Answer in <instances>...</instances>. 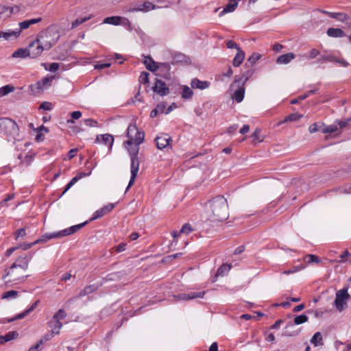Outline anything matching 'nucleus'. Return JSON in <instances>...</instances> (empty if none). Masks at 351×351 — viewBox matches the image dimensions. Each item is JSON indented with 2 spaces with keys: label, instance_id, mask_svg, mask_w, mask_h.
Returning a JSON list of instances; mask_svg holds the SVG:
<instances>
[{
  "label": "nucleus",
  "instance_id": "obj_18",
  "mask_svg": "<svg viewBox=\"0 0 351 351\" xmlns=\"http://www.w3.org/2000/svg\"><path fill=\"white\" fill-rule=\"evenodd\" d=\"M87 223H88V221H85L84 223H80L77 225H75L69 228L59 231L60 237L71 235V234L77 232L79 230H80L82 228H83Z\"/></svg>",
  "mask_w": 351,
  "mask_h": 351
},
{
  "label": "nucleus",
  "instance_id": "obj_2",
  "mask_svg": "<svg viewBox=\"0 0 351 351\" xmlns=\"http://www.w3.org/2000/svg\"><path fill=\"white\" fill-rule=\"evenodd\" d=\"M205 212L208 219L213 221L226 220L228 217V206L226 198L218 195L205 205Z\"/></svg>",
  "mask_w": 351,
  "mask_h": 351
},
{
  "label": "nucleus",
  "instance_id": "obj_47",
  "mask_svg": "<svg viewBox=\"0 0 351 351\" xmlns=\"http://www.w3.org/2000/svg\"><path fill=\"white\" fill-rule=\"evenodd\" d=\"M71 119L67 120V123H74V120L79 119L82 117V112L80 111H74L71 112Z\"/></svg>",
  "mask_w": 351,
  "mask_h": 351
},
{
  "label": "nucleus",
  "instance_id": "obj_21",
  "mask_svg": "<svg viewBox=\"0 0 351 351\" xmlns=\"http://www.w3.org/2000/svg\"><path fill=\"white\" fill-rule=\"evenodd\" d=\"M1 38L5 40L12 38H17L20 36V30L15 29L14 30H8V32H1Z\"/></svg>",
  "mask_w": 351,
  "mask_h": 351
},
{
  "label": "nucleus",
  "instance_id": "obj_57",
  "mask_svg": "<svg viewBox=\"0 0 351 351\" xmlns=\"http://www.w3.org/2000/svg\"><path fill=\"white\" fill-rule=\"evenodd\" d=\"M8 14V6L0 5V19Z\"/></svg>",
  "mask_w": 351,
  "mask_h": 351
},
{
  "label": "nucleus",
  "instance_id": "obj_39",
  "mask_svg": "<svg viewBox=\"0 0 351 351\" xmlns=\"http://www.w3.org/2000/svg\"><path fill=\"white\" fill-rule=\"evenodd\" d=\"M252 138L253 142H258L261 143L263 141V136L261 135V129L256 128V130L254 131L253 134H252Z\"/></svg>",
  "mask_w": 351,
  "mask_h": 351
},
{
  "label": "nucleus",
  "instance_id": "obj_44",
  "mask_svg": "<svg viewBox=\"0 0 351 351\" xmlns=\"http://www.w3.org/2000/svg\"><path fill=\"white\" fill-rule=\"evenodd\" d=\"M339 130L338 126L336 125H330L328 126L325 127L322 130V132L324 134L326 133H335Z\"/></svg>",
  "mask_w": 351,
  "mask_h": 351
},
{
  "label": "nucleus",
  "instance_id": "obj_15",
  "mask_svg": "<svg viewBox=\"0 0 351 351\" xmlns=\"http://www.w3.org/2000/svg\"><path fill=\"white\" fill-rule=\"evenodd\" d=\"M54 77H45L42 79L40 81L37 82L36 84V88L38 89V92H43V90L49 88L51 86V83Z\"/></svg>",
  "mask_w": 351,
  "mask_h": 351
},
{
  "label": "nucleus",
  "instance_id": "obj_22",
  "mask_svg": "<svg viewBox=\"0 0 351 351\" xmlns=\"http://www.w3.org/2000/svg\"><path fill=\"white\" fill-rule=\"evenodd\" d=\"M205 294V291L201 292H193L190 293H184L178 295V297L182 300H193L197 298H203Z\"/></svg>",
  "mask_w": 351,
  "mask_h": 351
},
{
  "label": "nucleus",
  "instance_id": "obj_64",
  "mask_svg": "<svg viewBox=\"0 0 351 351\" xmlns=\"http://www.w3.org/2000/svg\"><path fill=\"white\" fill-rule=\"evenodd\" d=\"M59 67L60 66L58 63L53 62L50 64L49 70L51 72H55L58 70Z\"/></svg>",
  "mask_w": 351,
  "mask_h": 351
},
{
  "label": "nucleus",
  "instance_id": "obj_11",
  "mask_svg": "<svg viewBox=\"0 0 351 351\" xmlns=\"http://www.w3.org/2000/svg\"><path fill=\"white\" fill-rule=\"evenodd\" d=\"M153 90L160 96L167 95L169 93V89L166 84L160 80H156Z\"/></svg>",
  "mask_w": 351,
  "mask_h": 351
},
{
  "label": "nucleus",
  "instance_id": "obj_14",
  "mask_svg": "<svg viewBox=\"0 0 351 351\" xmlns=\"http://www.w3.org/2000/svg\"><path fill=\"white\" fill-rule=\"evenodd\" d=\"M155 141L158 149H162L169 145L171 138L167 134H161L156 138Z\"/></svg>",
  "mask_w": 351,
  "mask_h": 351
},
{
  "label": "nucleus",
  "instance_id": "obj_8",
  "mask_svg": "<svg viewBox=\"0 0 351 351\" xmlns=\"http://www.w3.org/2000/svg\"><path fill=\"white\" fill-rule=\"evenodd\" d=\"M350 298L347 289L338 291L336 293L335 305L339 311H341L347 306L346 300Z\"/></svg>",
  "mask_w": 351,
  "mask_h": 351
},
{
  "label": "nucleus",
  "instance_id": "obj_29",
  "mask_svg": "<svg viewBox=\"0 0 351 351\" xmlns=\"http://www.w3.org/2000/svg\"><path fill=\"white\" fill-rule=\"evenodd\" d=\"M18 336H19V334L16 331L9 332L8 333H7L4 336H1L0 335L1 344H3V343H6V342H8V341H10L11 340H13L14 339H16L18 337Z\"/></svg>",
  "mask_w": 351,
  "mask_h": 351
},
{
  "label": "nucleus",
  "instance_id": "obj_27",
  "mask_svg": "<svg viewBox=\"0 0 351 351\" xmlns=\"http://www.w3.org/2000/svg\"><path fill=\"white\" fill-rule=\"evenodd\" d=\"M144 64L146 69L151 71H156L159 68L158 63L154 62L150 57H145Z\"/></svg>",
  "mask_w": 351,
  "mask_h": 351
},
{
  "label": "nucleus",
  "instance_id": "obj_60",
  "mask_svg": "<svg viewBox=\"0 0 351 351\" xmlns=\"http://www.w3.org/2000/svg\"><path fill=\"white\" fill-rule=\"evenodd\" d=\"M158 66H159L158 69L164 70L167 72H169L170 70V66L168 63H158Z\"/></svg>",
  "mask_w": 351,
  "mask_h": 351
},
{
  "label": "nucleus",
  "instance_id": "obj_40",
  "mask_svg": "<svg viewBox=\"0 0 351 351\" xmlns=\"http://www.w3.org/2000/svg\"><path fill=\"white\" fill-rule=\"evenodd\" d=\"M308 320V317L306 315H300L294 318L293 323L295 325H300L306 322Z\"/></svg>",
  "mask_w": 351,
  "mask_h": 351
},
{
  "label": "nucleus",
  "instance_id": "obj_6",
  "mask_svg": "<svg viewBox=\"0 0 351 351\" xmlns=\"http://www.w3.org/2000/svg\"><path fill=\"white\" fill-rule=\"evenodd\" d=\"M66 316V313L63 309H60L52 317L51 320L49 322V326L51 328L53 334H59L60 330L62 326L60 322L61 319H64Z\"/></svg>",
  "mask_w": 351,
  "mask_h": 351
},
{
  "label": "nucleus",
  "instance_id": "obj_7",
  "mask_svg": "<svg viewBox=\"0 0 351 351\" xmlns=\"http://www.w3.org/2000/svg\"><path fill=\"white\" fill-rule=\"evenodd\" d=\"M241 81V79H235L230 86L232 90L237 87V89L234 90L232 97L238 103L243 101L245 95V82H243L242 84L240 86Z\"/></svg>",
  "mask_w": 351,
  "mask_h": 351
},
{
  "label": "nucleus",
  "instance_id": "obj_49",
  "mask_svg": "<svg viewBox=\"0 0 351 351\" xmlns=\"http://www.w3.org/2000/svg\"><path fill=\"white\" fill-rule=\"evenodd\" d=\"M79 180V179L77 178V176H75V177H73L71 180L70 182L66 184L62 194H64L72 186H73L77 181Z\"/></svg>",
  "mask_w": 351,
  "mask_h": 351
},
{
  "label": "nucleus",
  "instance_id": "obj_32",
  "mask_svg": "<svg viewBox=\"0 0 351 351\" xmlns=\"http://www.w3.org/2000/svg\"><path fill=\"white\" fill-rule=\"evenodd\" d=\"M137 7L138 8L139 12H149L155 8V5L149 1H145L142 4H137Z\"/></svg>",
  "mask_w": 351,
  "mask_h": 351
},
{
  "label": "nucleus",
  "instance_id": "obj_42",
  "mask_svg": "<svg viewBox=\"0 0 351 351\" xmlns=\"http://www.w3.org/2000/svg\"><path fill=\"white\" fill-rule=\"evenodd\" d=\"M193 90L188 86H184L182 90V97L184 99H191L193 96Z\"/></svg>",
  "mask_w": 351,
  "mask_h": 351
},
{
  "label": "nucleus",
  "instance_id": "obj_13",
  "mask_svg": "<svg viewBox=\"0 0 351 351\" xmlns=\"http://www.w3.org/2000/svg\"><path fill=\"white\" fill-rule=\"evenodd\" d=\"M114 207V204L110 203L100 209L96 210L93 214V217L90 218V221L95 220L97 219H99L104 216L105 215L109 213L112 210Z\"/></svg>",
  "mask_w": 351,
  "mask_h": 351
},
{
  "label": "nucleus",
  "instance_id": "obj_5",
  "mask_svg": "<svg viewBox=\"0 0 351 351\" xmlns=\"http://www.w3.org/2000/svg\"><path fill=\"white\" fill-rule=\"evenodd\" d=\"M5 135L8 136V141L15 139L19 134V128L16 123L10 118H2L1 128Z\"/></svg>",
  "mask_w": 351,
  "mask_h": 351
},
{
  "label": "nucleus",
  "instance_id": "obj_56",
  "mask_svg": "<svg viewBox=\"0 0 351 351\" xmlns=\"http://www.w3.org/2000/svg\"><path fill=\"white\" fill-rule=\"evenodd\" d=\"M40 108L45 110H51L52 109L53 105L50 102L44 101L40 105Z\"/></svg>",
  "mask_w": 351,
  "mask_h": 351
},
{
  "label": "nucleus",
  "instance_id": "obj_37",
  "mask_svg": "<svg viewBox=\"0 0 351 351\" xmlns=\"http://www.w3.org/2000/svg\"><path fill=\"white\" fill-rule=\"evenodd\" d=\"M14 90V87L11 85H5L0 88V97L5 96Z\"/></svg>",
  "mask_w": 351,
  "mask_h": 351
},
{
  "label": "nucleus",
  "instance_id": "obj_1",
  "mask_svg": "<svg viewBox=\"0 0 351 351\" xmlns=\"http://www.w3.org/2000/svg\"><path fill=\"white\" fill-rule=\"evenodd\" d=\"M127 136L128 140L123 145L131 157V177L125 191L133 185L137 176L140 165V159L138 156L139 145L144 142L145 133L138 129L136 125L130 124L128 127Z\"/></svg>",
  "mask_w": 351,
  "mask_h": 351
},
{
  "label": "nucleus",
  "instance_id": "obj_59",
  "mask_svg": "<svg viewBox=\"0 0 351 351\" xmlns=\"http://www.w3.org/2000/svg\"><path fill=\"white\" fill-rule=\"evenodd\" d=\"M125 10H126V12H130V13L139 12L138 8L137 7V4L131 5L126 7Z\"/></svg>",
  "mask_w": 351,
  "mask_h": 351
},
{
  "label": "nucleus",
  "instance_id": "obj_23",
  "mask_svg": "<svg viewBox=\"0 0 351 351\" xmlns=\"http://www.w3.org/2000/svg\"><path fill=\"white\" fill-rule=\"evenodd\" d=\"M244 58L245 52L241 49V47H238L237 53L233 59V66L235 67L239 66L243 62Z\"/></svg>",
  "mask_w": 351,
  "mask_h": 351
},
{
  "label": "nucleus",
  "instance_id": "obj_25",
  "mask_svg": "<svg viewBox=\"0 0 351 351\" xmlns=\"http://www.w3.org/2000/svg\"><path fill=\"white\" fill-rule=\"evenodd\" d=\"M295 58V55L293 53H288L286 54H283L280 56L276 60V62L278 64H288L292 60Z\"/></svg>",
  "mask_w": 351,
  "mask_h": 351
},
{
  "label": "nucleus",
  "instance_id": "obj_30",
  "mask_svg": "<svg viewBox=\"0 0 351 351\" xmlns=\"http://www.w3.org/2000/svg\"><path fill=\"white\" fill-rule=\"evenodd\" d=\"M327 35L330 37L337 38L343 37L345 36L343 31L339 28H328L327 30Z\"/></svg>",
  "mask_w": 351,
  "mask_h": 351
},
{
  "label": "nucleus",
  "instance_id": "obj_12",
  "mask_svg": "<svg viewBox=\"0 0 351 351\" xmlns=\"http://www.w3.org/2000/svg\"><path fill=\"white\" fill-rule=\"evenodd\" d=\"M103 23H106V24L113 25H119L122 23L123 24H129L130 25V22L128 19L123 18V17L119 16H113L106 17L104 19Z\"/></svg>",
  "mask_w": 351,
  "mask_h": 351
},
{
  "label": "nucleus",
  "instance_id": "obj_45",
  "mask_svg": "<svg viewBox=\"0 0 351 351\" xmlns=\"http://www.w3.org/2000/svg\"><path fill=\"white\" fill-rule=\"evenodd\" d=\"M261 57L258 53H253L247 59V62L252 65L254 64Z\"/></svg>",
  "mask_w": 351,
  "mask_h": 351
},
{
  "label": "nucleus",
  "instance_id": "obj_46",
  "mask_svg": "<svg viewBox=\"0 0 351 351\" xmlns=\"http://www.w3.org/2000/svg\"><path fill=\"white\" fill-rule=\"evenodd\" d=\"M21 11V8L19 5H14L8 7V14H6V17L10 16L12 14H18Z\"/></svg>",
  "mask_w": 351,
  "mask_h": 351
},
{
  "label": "nucleus",
  "instance_id": "obj_43",
  "mask_svg": "<svg viewBox=\"0 0 351 351\" xmlns=\"http://www.w3.org/2000/svg\"><path fill=\"white\" fill-rule=\"evenodd\" d=\"M319 51L317 49H311L307 55H304L308 60H311L317 58L319 55Z\"/></svg>",
  "mask_w": 351,
  "mask_h": 351
},
{
  "label": "nucleus",
  "instance_id": "obj_51",
  "mask_svg": "<svg viewBox=\"0 0 351 351\" xmlns=\"http://www.w3.org/2000/svg\"><path fill=\"white\" fill-rule=\"evenodd\" d=\"M84 124L88 127H97L98 123L93 119H86L84 120Z\"/></svg>",
  "mask_w": 351,
  "mask_h": 351
},
{
  "label": "nucleus",
  "instance_id": "obj_48",
  "mask_svg": "<svg viewBox=\"0 0 351 351\" xmlns=\"http://www.w3.org/2000/svg\"><path fill=\"white\" fill-rule=\"evenodd\" d=\"M192 230H193V228H192L191 226L189 223H186L182 226V229L178 232V234H180L181 233L189 234V233L191 232Z\"/></svg>",
  "mask_w": 351,
  "mask_h": 351
},
{
  "label": "nucleus",
  "instance_id": "obj_31",
  "mask_svg": "<svg viewBox=\"0 0 351 351\" xmlns=\"http://www.w3.org/2000/svg\"><path fill=\"white\" fill-rule=\"evenodd\" d=\"M314 346H323V337L320 332H315L310 340Z\"/></svg>",
  "mask_w": 351,
  "mask_h": 351
},
{
  "label": "nucleus",
  "instance_id": "obj_9",
  "mask_svg": "<svg viewBox=\"0 0 351 351\" xmlns=\"http://www.w3.org/2000/svg\"><path fill=\"white\" fill-rule=\"evenodd\" d=\"M327 62H337L344 67L348 65L346 60L340 59L332 53L328 55H322L317 60V63L318 64H323Z\"/></svg>",
  "mask_w": 351,
  "mask_h": 351
},
{
  "label": "nucleus",
  "instance_id": "obj_33",
  "mask_svg": "<svg viewBox=\"0 0 351 351\" xmlns=\"http://www.w3.org/2000/svg\"><path fill=\"white\" fill-rule=\"evenodd\" d=\"M186 56L183 53L175 52L172 53V62L174 64L186 62Z\"/></svg>",
  "mask_w": 351,
  "mask_h": 351
},
{
  "label": "nucleus",
  "instance_id": "obj_61",
  "mask_svg": "<svg viewBox=\"0 0 351 351\" xmlns=\"http://www.w3.org/2000/svg\"><path fill=\"white\" fill-rule=\"evenodd\" d=\"M34 245H36V243L35 241L33 242V243H23V244H21L19 247H17L18 248L19 247H21L22 248L23 250H27L29 248H31L32 246H34Z\"/></svg>",
  "mask_w": 351,
  "mask_h": 351
},
{
  "label": "nucleus",
  "instance_id": "obj_36",
  "mask_svg": "<svg viewBox=\"0 0 351 351\" xmlns=\"http://www.w3.org/2000/svg\"><path fill=\"white\" fill-rule=\"evenodd\" d=\"M231 265L229 264L224 263L221 265L217 269L216 276H223L228 274V272L230 270Z\"/></svg>",
  "mask_w": 351,
  "mask_h": 351
},
{
  "label": "nucleus",
  "instance_id": "obj_58",
  "mask_svg": "<svg viewBox=\"0 0 351 351\" xmlns=\"http://www.w3.org/2000/svg\"><path fill=\"white\" fill-rule=\"evenodd\" d=\"M110 66V63H97L96 64L94 67L95 69H97V70H101V69H106V68H108Z\"/></svg>",
  "mask_w": 351,
  "mask_h": 351
},
{
  "label": "nucleus",
  "instance_id": "obj_16",
  "mask_svg": "<svg viewBox=\"0 0 351 351\" xmlns=\"http://www.w3.org/2000/svg\"><path fill=\"white\" fill-rule=\"evenodd\" d=\"M38 304V301H36L28 309H27L26 311H23V313H19L18 315H16V316H14V317L12 318H10V319H5L3 321L4 323H10V322H14L15 320H18V319H21L23 318H24L25 316H27L29 313H31L32 311H33L36 307L37 306Z\"/></svg>",
  "mask_w": 351,
  "mask_h": 351
},
{
  "label": "nucleus",
  "instance_id": "obj_20",
  "mask_svg": "<svg viewBox=\"0 0 351 351\" xmlns=\"http://www.w3.org/2000/svg\"><path fill=\"white\" fill-rule=\"evenodd\" d=\"M98 285L96 284L86 286L83 289H82L79 292L78 295H77V298H82L90 293H93L98 289Z\"/></svg>",
  "mask_w": 351,
  "mask_h": 351
},
{
  "label": "nucleus",
  "instance_id": "obj_17",
  "mask_svg": "<svg viewBox=\"0 0 351 351\" xmlns=\"http://www.w3.org/2000/svg\"><path fill=\"white\" fill-rule=\"evenodd\" d=\"M96 142L102 143L108 146V148L111 149L114 142V138L112 135L108 134H101L97 136Z\"/></svg>",
  "mask_w": 351,
  "mask_h": 351
},
{
  "label": "nucleus",
  "instance_id": "obj_53",
  "mask_svg": "<svg viewBox=\"0 0 351 351\" xmlns=\"http://www.w3.org/2000/svg\"><path fill=\"white\" fill-rule=\"evenodd\" d=\"M304 268L303 266H295L292 269L285 270L282 273L286 275L294 274Z\"/></svg>",
  "mask_w": 351,
  "mask_h": 351
},
{
  "label": "nucleus",
  "instance_id": "obj_38",
  "mask_svg": "<svg viewBox=\"0 0 351 351\" xmlns=\"http://www.w3.org/2000/svg\"><path fill=\"white\" fill-rule=\"evenodd\" d=\"M91 15L83 18H77L74 21H73L71 24V28L74 29L78 27L80 25L82 24L83 23L87 21L88 20L91 19Z\"/></svg>",
  "mask_w": 351,
  "mask_h": 351
},
{
  "label": "nucleus",
  "instance_id": "obj_26",
  "mask_svg": "<svg viewBox=\"0 0 351 351\" xmlns=\"http://www.w3.org/2000/svg\"><path fill=\"white\" fill-rule=\"evenodd\" d=\"M60 232H56L53 233H47L44 235H43L40 239L35 241L36 244L41 243V242H46L50 239H56V238H60Z\"/></svg>",
  "mask_w": 351,
  "mask_h": 351
},
{
  "label": "nucleus",
  "instance_id": "obj_4",
  "mask_svg": "<svg viewBox=\"0 0 351 351\" xmlns=\"http://www.w3.org/2000/svg\"><path fill=\"white\" fill-rule=\"evenodd\" d=\"M60 38V34L58 30L53 27H49L46 29L40 32L37 36L38 42L45 51L49 50Z\"/></svg>",
  "mask_w": 351,
  "mask_h": 351
},
{
  "label": "nucleus",
  "instance_id": "obj_3",
  "mask_svg": "<svg viewBox=\"0 0 351 351\" xmlns=\"http://www.w3.org/2000/svg\"><path fill=\"white\" fill-rule=\"evenodd\" d=\"M29 267V259L27 256H21L8 269L5 270V274L2 279L5 284L17 282L23 280L28 275L26 271Z\"/></svg>",
  "mask_w": 351,
  "mask_h": 351
},
{
  "label": "nucleus",
  "instance_id": "obj_28",
  "mask_svg": "<svg viewBox=\"0 0 351 351\" xmlns=\"http://www.w3.org/2000/svg\"><path fill=\"white\" fill-rule=\"evenodd\" d=\"M12 58H25L27 57H30L29 51H28V49H24V48H20L18 49L16 51H15L12 55Z\"/></svg>",
  "mask_w": 351,
  "mask_h": 351
},
{
  "label": "nucleus",
  "instance_id": "obj_24",
  "mask_svg": "<svg viewBox=\"0 0 351 351\" xmlns=\"http://www.w3.org/2000/svg\"><path fill=\"white\" fill-rule=\"evenodd\" d=\"M191 85L193 88L204 90L208 88L210 83L207 81H201L197 78H194L192 80Z\"/></svg>",
  "mask_w": 351,
  "mask_h": 351
},
{
  "label": "nucleus",
  "instance_id": "obj_55",
  "mask_svg": "<svg viewBox=\"0 0 351 351\" xmlns=\"http://www.w3.org/2000/svg\"><path fill=\"white\" fill-rule=\"evenodd\" d=\"M149 73L147 72H143L141 73L140 77H139V81L141 83L146 84L149 82Z\"/></svg>",
  "mask_w": 351,
  "mask_h": 351
},
{
  "label": "nucleus",
  "instance_id": "obj_10",
  "mask_svg": "<svg viewBox=\"0 0 351 351\" xmlns=\"http://www.w3.org/2000/svg\"><path fill=\"white\" fill-rule=\"evenodd\" d=\"M27 49L29 51L30 57L32 58L40 56L45 51L42 45L37 42L36 38L28 45Z\"/></svg>",
  "mask_w": 351,
  "mask_h": 351
},
{
  "label": "nucleus",
  "instance_id": "obj_62",
  "mask_svg": "<svg viewBox=\"0 0 351 351\" xmlns=\"http://www.w3.org/2000/svg\"><path fill=\"white\" fill-rule=\"evenodd\" d=\"M227 47L229 49L234 48L238 51V47H240L235 42L232 40H228L226 43Z\"/></svg>",
  "mask_w": 351,
  "mask_h": 351
},
{
  "label": "nucleus",
  "instance_id": "obj_35",
  "mask_svg": "<svg viewBox=\"0 0 351 351\" xmlns=\"http://www.w3.org/2000/svg\"><path fill=\"white\" fill-rule=\"evenodd\" d=\"M330 18L335 19L339 21L343 22L348 19V16L345 13L341 12H326Z\"/></svg>",
  "mask_w": 351,
  "mask_h": 351
},
{
  "label": "nucleus",
  "instance_id": "obj_34",
  "mask_svg": "<svg viewBox=\"0 0 351 351\" xmlns=\"http://www.w3.org/2000/svg\"><path fill=\"white\" fill-rule=\"evenodd\" d=\"M302 117V114H298V113H293L288 116H287L285 119L282 121H280L278 123V125H281L282 123H287V122H291V121H296L299 119H300Z\"/></svg>",
  "mask_w": 351,
  "mask_h": 351
},
{
  "label": "nucleus",
  "instance_id": "obj_52",
  "mask_svg": "<svg viewBox=\"0 0 351 351\" xmlns=\"http://www.w3.org/2000/svg\"><path fill=\"white\" fill-rule=\"evenodd\" d=\"M306 258H308V263H321L320 258L314 254H308L306 256Z\"/></svg>",
  "mask_w": 351,
  "mask_h": 351
},
{
  "label": "nucleus",
  "instance_id": "obj_19",
  "mask_svg": "<svg viewBox=\"0 0 351 351\" xmlns=\"http://www.w3.org/2000/svg\"><path fill=\"white\" fill-rule=\"evenodd\" d=\"M41 21H42L41 17L23 21L19 23V27L17 28V29L20 30V34H21L23 30L28 29L31 25L38 23Z\"/></svg>",
  "mask_w": 351,
  "mask_h": 351
},
{
  "label": "nucleus",
  "instance_id": "obj_50",
  "mask_svg": "<svg viewBox=\"0 0 351 351\" xmlns=\"http://www.w3.org/2000/svg\"><path fill=\"white\" fill-rule=\"evenodd\" d=\"M119 277L120 276L119 275L118 273H112V274H108L105 278L104 280L106 281H114V280H117L119 279Z\"/></svg>",
  "mask_w": 351,
  "mask_h": 351
},
{
  "label": "nucleus",
  "instance_id": "obj_54",
  "mask_svg": "<svg viewBox=\"0 0 351 351\" xmlns=\"http://www.w3.org/2000/svg\"><path fill=\"white\" fill-rule=\"evenodd\" d=\"M26 235V231L25 228H21L16 230L14 233V238L17 240L19 237H24Z\"/></svg>",
  "mask_w": 351,
  "mask_h": 351
},
{
  "label": "nucleus",
  "instance_id": "obj_63",
  "mask_svg": "<svg viewBox=\"0 0 351 351\" xmlns=\"http://www.w3.org/2000/svg\"><path fill=\"white\" fill-rule=\"evenodd\" d=\"M319 130V128L318 127V124L316 123L311 125L308 128V131L310 133H315L317 132Z\"/></svg>",
  "mask_w": 351,
  "mask_h": 351
},
{
  "label": "nucleus",
  "instance_id": "obj_41",
  "mask_svg": "<svg viewBox=\"0 0 351 351\" xmlns=\"http://www.w3.org/2000/svg\"><path fill=\"white\" fill-rule=\"evenodd\" d=\"M18 291L14 290H10L8 291H6L3 293L1 295V299H10V298H16L18 296Z\"/></svg>",
  "mask_w": 351,
  "mask_h": 351
}]
</instances>
